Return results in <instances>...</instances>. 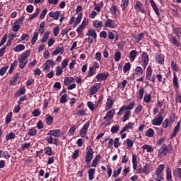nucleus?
<instances>
[{
  "mask_svg": "<svg viewBox=\"0 0 181 181\" xmlns=\"http://www.w3.org/2000/svg\"><path fill=\"white\" fill-rule=\"evenodd\" d=\"M134 107H135V102L132 101L129 103L128 105H123L120 107L117 112V115H122L124 112V116L122 118V122H127V121L131 118V110H133Z\"/></svg>",
  "mask_w": 181,
  "mask_h": 181,
  "instance_id": "obj_1",
  "label": "nucleus"
},
{
  "mask_svg": "<svg viewBox=\"0 0 181 181\" xmlns=\"http://www.w3.org/2000/svg\"><path fill=\"white\" fill-rule=\"evenodd\" d=\"M152 77V68L151 66H148L146 72V80H151Z\"/></svg>",
  "mask_w": 181,
  "mask_h": 181,
  "instance_id": "obj_20",
  "label": "nucleus"
},
{
  "mask_svg": "<svg viewBox=\"0 0 181 181\" xmlns=\"http://www.w3.org/2000/svg\"><path fill=\"white\" fill-rule=\"evenodd\" d=\"M118 131H119V125L116 124L113 127H112L110 132H112V134H115V132H118Z\"/></svg>",
  "mask_w": 181,
  "mask_h": 181,
  "instance_id": "obj_53",
  "label": "nucleus"
},
{
  "mask_svg": "<svg viewBox=\"0 0 181 181\" xmlns=\"http://www.w3.org/2000/svg\"><path fill=\"white\" fill-rule=\"evenodd\" d=\"M142 149L143 151H145V149H146L147 152L151 153L153 151V146L145 144L142 146Z\"/></svg>",
  "mask_w": 181,
  "mask_h": 181,
  "instance_id": "obj_38",
  "label": "nucleus"
},
{
  "mask_svg": "<svg viewBox=\"0 0 181 181\" xmlns=\"http://www.w3.org/2000/svg\"><path fill=\"white\" fill-rule=\"evenodd\" d=\"M141 111H142V105H137V107L135 108L134 114H136V115L139 114V112H141Z\"/></svg>",
  "mask_w": 181,
  "mask_h": 181,
  "instance_id": "obj_64",
  "label": "nucleus"
},
{
  "mask_svg": "<svg viewBox=\"0 0 181 181\" xmlns=\"http://www.w3.org/2000/svg\"><path fill=\"white\" fill-rule=\"evenodd\" d=\"M173 175L181 179V168H175L173 171Z\"/></svg>",
  "mask_w": 181,
  "mask_h": 181,
  "instance_id": "obj_45",
  "label": "nucleus"
},
{
  "mask_svg": "<svg viewBox=\"0 0 181 181\" xmlns=\"http://www.w3.org/2000/svg\"><path fill=\"white\" fill-rule=\"evenodd\" d=\"M32 114H33V117H39V115H40V110L35 109L32 112Z\"/></svg>",
  "mask_w": 181,
  "mask_h": 181,
  "instance_id": "obj_63",
  "label": "nucleus"
},
{
  "mask_svg": "<svg viewBox=\"0 0 181 181\" xmlns=\"http://www.w3.org/2000/svg\"><path fill=\"white\" fill-rule=\"evenodd\" d=\"M95 74V71H94V67H90L89 71H88L87 77H91Z\"/></svg>",
  "mask_w": 181,
  "mask_h": 181,
  "instance_id": "obj_59",
  "label": "nucleus"
},
{
  "mask_svg": "<svg viewBox=\"0 0 181 181\" xmlns=\"http://www.w3.org/2000/svg\"><path fill=\"white\" fill-rule=\"evenodd\" d=\"M86 36H89L95 40L97 39V33L94 30H89L86 33Z\"/></svg>",
  "mask_w": 181,
  "mask_h": 181,
  "instance_id": "obj_22",
  "label": "nucleus"
},
{
  "mask_svg": "<svg viewBox=\"0 0 181 181\" xmlns=\"http://www.w3.org/2000/svg\"><path fill=\"white\" fill-rule=\"evenodd\" d=\"M117 11H118V8L117 6L112 5L110 6V12L113 16H115L117 15Z\"/></svg>",
  "mask_w": 181,
  "mask_h": 181,
  "instance_id": "obj_28",
  "label": "nucleus"
},
{
  "mask_svg": "<svg viewBox=\"0 0 181 181\" xmlns=\"http://www.w3.org/2000/svg\"><path fill=\"white\" fill-rule=\"evenodd\" d=\"M155 135V131L153 130L152 128H149L147 131L145 132V136H148V138H152Z\"/></svg>",
  "mask_w": 181,
  "mask_h": 181,
  "instance_id": "obj_26",
  "label": "nucleus"
},
{
  "mask_svg": "<svg viewBox=\"0 0 181 181\" xmlns=\"http://www.w3.org/2000/svg\"><path fill=\"white\" fill-rule=\"evenodd\" d=\"M124 144H127V149H131L134 146V141L131 140V139H127Z\"/></svg>",
  "mask_w": 181,
  "mask_h": 181,
  "instance_id": "obj_30",
  "label": "nucleus"
},
{
  "mask_svg": "<svg viewBox=\"0 0 181 181\" xmlns=\"http://www.w3.org/2000/svg\"><path fill=\"white\" fill-rule=\"evenodd\" d=\"M60 103L61 104H64V103H67V94H64L61 98H60Z\"/></svg>",
  "mask_w": 181,
  "mask_h": 181,
  "instance_id": "obj_60",
  "label": "nucleus"
},
{
  "mask_svg": "<svg viewBox=\"0 0 181 181\" xmlns=\"http://www.w3.org/2000/svg\"><path fill=\"white\" fill-rule=\"evenodd\" d=\"M94 6H95V8H94L95 11H97L98 12H100L101 8H103V6H104V4L103 3V1H100L98 4L95 2Z\"/></svg>",
  "mask_w": 181,
  "mask_h": 181,
  "instance_id": "obj_27",
  "label": "nucleus"
},
{
  "mask_svg": "<svg viewBox=\"0 0 181 181\" xmlns=\"http://www.w3.org/2000/svg\"><path fill=\"white\" fill-rule=\"evenodd\" d=\"M48 136L45 138V140L47 141V144H54V145H56L57 146L59 145V139H53V135L47 134Z\"/></svg>",
  "mask_w": 181,
  "mask_h": 181,
  "instance_id": "obj_8",
  "label": "nucleus"
},
{
  "mask_svg": "<svg viewBox=\"0 0 181 181\" xmlns=\"http://www.w3.org/2000/svg\"><path fill=\"white\" fill-rule=\"evenodd\" d=\"M29 56H30V51L27 50L21 54L18 57L20 69H25V66H26L28 63V57H29Z\"/></svg>",
  "mask_w": 181,
  "mask_h": 181,
  "instance_id": "obj_2",
  "label": "nucleus"
},
{
  "mask_svg": "<svg viewBox=\"0 0 181 181\" xmlns=\"http://www.w3.org/2000/svg\"><path fill=\"white\" fill-rule=\"evenodd\" d=\"M144 39V34L143 33H139L136 36L134 37V40L135 42H141Z\"/></svg>",
  "mask_w": 181,
  "mask_h": 181,
  "instance_id": "obj_47",
  "label": "nucleus"
},
{
  "mask_svg": "<svg viewBox=\"0 0 181 181\" xmlns=\"http://www.w3.org/2000/svg\"><path fill=\"white\" fill-rule=\"evenodd\" d=\"M131 70V63H126L123 67L124 73H127V71H129Z\"/></svg>",
  "mask_w": 181,
  "mask_h": 181,
  "instance_id": "obj_48",
  "label": "nucleus"
},
{
  "mask_svg": "<svg viewBox=\"0 0 181 181\" xmlns=\"http://www.w3.org/2000/svg\"><path fill=\"white\" fill-rule=\"evenodd\" d=\"M134 9L139 11L141 13H145V8H144V4L141 1H136L134 5Z\"/></svg>",
  "mask_w": 181,
  "mask_h": 181,
  "instance_id": "obj_10",
  "label": "nucleus"
},
{
  "mask_svg": "<svg viewBox=\"0 0 181 181\" xmlns=\"http://www.w3.org/2000/svg\"><path fill=\"white\" fill-rule=\"evenodd\" d=\"M136 56H138V52L136 50H132L129 53V59L131 62H134L135 59L136 58Z\"/></svg>",
  "mask_w": 181,
  "mask_h": 181,
  "instance_id": "obj_24",
  "label": "nucleus"
},
{
  "mask_svg": "<svg viewBox=\"0 0 181 181\" xmlns=\"http://www.w3.org/2000/svg\"><path fill=\"white\" fill-rule=\"evenodd\" d=\"M166 180L168 181L173 180L172 179V170L170 169V167H169V166L166 167Z\"/></svg>",
  "mask_w": 181,
  "mask_h": 181,
  "instance_id": "obj_19",
  "label": "nucleus"
},
{
  "mask_svg": "<svg viewBox=\"0 0 181 181\" xmlns=\"http://www.w3.org/2000/svg\"><path fill=\"white\" fill-rule=\"evenodd\" d=\"M162 122H163V116L160 112L158 114L157 117L151 120V124L153 125H162Z\"/></svg>",
  "mask_w": 181,
  "mask_h": 181,
  "instance_id": "obj_5",
  "label": "nucleus"
},
{
  "mask_svg": "<svg viewBox=\"0 0 181 181\" xmlns=\"http://www.w3.org/2000/svg\"><path fill=\"white\" fill-rule=\"evenodd\" d=\"M95 173V169L94 168H90L88 170V177L89 180H93L94 179V175Z\"/></svg>",
  "mask_w": 181,
  "mask_h": 181,
  "instance_id": "obj_33",
  "label": "nucleus"
},
{
  "mask_svg": "<svg viewBox=\"0 0 181 181\" xmlns=\"http://www.w3.org/2000/svg\"><path fill=\"white\" fill-rule=\"evenodd\" d=\"M90 127V122H87L80 131V135L82 138H84L87 135V131Z\"/></svg>",
  "mask_w": 181,
  "mask_h": 181,
  "instance_id": "obj_9",
  "label": "nucleus"
},
{
  "mask_svg": "<svg viewBox=\"0 0 181 181\" xmlns=\"http://www.w3.org/2000/svg\"><path fill=\"white\" fill-rule=\"evenodd\" d=\"M114 115H115V110L111 109L106 113L105 116L104 117V119H112V118H114Z\"/></svg>",
  "mask_w": 181,
  "mask_h": 181,
  "instance_id": "obj_14",
  "label": "nucleus"
},
{
  "mask_svg": "<svg viewBox=\"0 0 181 181\" xmlns=\"http://www.w3.org/2000/svg\"><path fill=\"white\" fill-rule=\"evenodd\" d=\"M141 61L142 63H149V56L146 54V52H143L141 55Z\"/></svg>",
  "mask_w": 181,
  "mask_h": 181,
  "instance_id": "obj_29",
  "label": "nucleus"
},
{
  "mask_svg": "<svg viewBox=\"0 0 181 181\" xmlns=\"http://www.w3.org/2000/svg\"><path fill=\"white\" fill-rule=\"evenodd\" d=\"M156 60L159 64H163V63H165V55L163 54H157L156 56Z\"/></svg>",
  "mask_w": 181,
  "mask_h": 181,
  "instance_id": "obj_15",
  "label": "nucleus"
},
{
  "mask_svg": "<svg viewBox=\"0 0 181 181\" xmlns=\"http://www.w3.org/2000/svg\"><path fill=\"white\" fill-rule=\"evenodd\" d=\"M121 60V52L117 51L115 53V61L119 62Z\"/></svg>",
  "mask_w": 181,
  "mask_h": 181,
  "instance_id": "obj_54",
  "label": "nucleus"
},
{
  "mask_svg": "<svg viewBox=\"0 0 181 181\" xmlns=\"http://www.w3.org/2000/svg\"><path fill=\"white\" fill-rule=\"evenodd\" d=\"M64 52V48L63 47V45L58 46L54 51H53L52 54H59V53H63Z\"/></svg>",
  "mask_w": 181,
  "mask_h": 181,
  "instance_id": "obj_25",
  "label": "nucleus"
},
{
  "mask_svg": "<svg viewBox=\"0 0 181 181\" xmlns=\"http://www.w3.org/2000/svg\"><path fill=\"white\" fill-rule=\"evenodd\" d=\"M129 4V0H122L121 8L122 11H124L128 8V5Z\"/></svg>",
  "mask_w": 181,
  "mask_h": 181,
  "instance_id": "obj_31",
  "label": "nucleus"
},
{
  "mask_svg": "<svg viewBox=\"0 0 181 181\" xmlns=\"http://www.w3.org/2000/svg\"><path fill=\"white\" fill-rule=\"evenodd\" d=\"M62 74H63V68H62V66H57L56 68V76L57 77L62 76Z\"/></svg>",
  "mask_w": 181,
  "mask_h": 181,
  "instance_id": "obj_44",
  "label": "nucleus"
},
{
  "mask_svg": "<svg viewBox=\"0 0 181 181\" xmlns=\"http://www.w3.org/2000/svg\"><path fill=\"white\" fill-rule=\"evenodd\" d=\"M121 170H122V167H119L117 170H115L112 175V177H118L119 173H121Z\"/></svg>",
  "mask_w": 181,
  "mask_h": 181,
  "instance_id": "obj_57",
  "label": "nucleus"
},
{
  "mask_svg": "<svg viewBox=\"0 0 181 181\" xmlns=\"http://www.w3.org/2000/svg\"><path fill=\"white\" fill-rule=\"evenodd\" d=\"M55 64H56L53 60L52 59L47 60L43 64L44 68L42 69V71H44L45 73H47L50 71V67H53Z\"/></svg>",
  "mask_w": 181,
  "mask_h": 181,
  "instance_id": "obj_4",
  "label": "nucleus"
},
{
  "mask_svg": "<svg viewBox=\"0 0 181 181\" xmlns=\"http://www.w3.org/2000/svg\"><path fill=\"white\" fill-rule=\"evenodd\" d=\"M47 135H52L55 138H59V136H62V130L60 129H53L50 130Z\"/></svg>",
  "mask_w": 181,
  "mask_h": 181,
  "instance_id": "obj_12",
  "label": "nucleus"
},
{
  "mask_svg": "<svg viewBox=\"0 0 181 181\" xmlns=\"http://www.w3.org/2000/svg\"><path fill=\"white\" fill-rule=\"evenodd\" d=\"M14 52H21V50H25V46L22 44H20L17 46H16L13 48Z\"/></svg>",
  "mask_w": 181,
  "mask_h": 181,
  "instance_id": "obj_41",
  "label": "nucleus"
},
{
  "mask_svg": "<svg viewBox=\"0 0 181 181\" xmlns=\"http://www.w3.org/2000/svg\"><path fill=\"white\" fill-rule=\"evenodd\" d=\"M101 88V83H95L90 90V95H94V94H96L97 91Z\"/></svg>",
  "mask_w": 181,
  "mask_h": 181,
  "instance_id": "obj_13",
  "label": "nucleus"
},
{
  "mask_svg": "<svg viewBox=\"0 0 181 181\" xmlns=\"http://www.w3.org/2000/svg\"><path fill=\"white\" fill-rule=\"evenodd\" d=\"M93 25L94 28H96L97 29H98V28H103V21L95 20V21H93Z\"/></svg>",
  "mask_w": 181,
  "mask_h": 181,
  "instance_id": "obj_37",
  "label": "nucleus"
},
{
  "mask_svg": "<svg viewBox=\"0 0 181 181\" xmlns=\"http://www.w3.org/2000/svg\"><path fill=\"white\" fill-rule=\"evenodd\" d=\"M45 151L46 155H48V156H52L53 155V153L52 151V148L50 147H45Z\"/></svg>",
  "mask_w": 181,
  "mask_h": 181,
  "instance_id": "obj_58",
  "label": "nucleus"
},
{
  "mask_svg": "<svg viewBox=\"0 0 181 181\" xmlns=\"http://www.w3.org/2000/svg\"><path fill=\"white\" fill-rule=\"evenodd\" d=\"M15 138H16V135L12 132L7 134L6 136V141H9V139H15Z\"/></svg>",
  "mask_w": 181,
  "mask_h": 181,
  "instance_id": "obj_46",
  "label": "nucleus"
},
{
  "mask_svg": "<svg viewBox=\"0 0 181 181\" xmlns=\"http://www.w3.org/2000/svg\"><path fill=\"white\" fill-rule=\"evenodd\" d=\"M93 156H94V155H93V154H86L85 162L88 165V163H90V162H91V160H93Z\"/></svg>",
  "mask_w": 181,
  "mask_h": 181,
  "instance_id": "obj_43",
  "label": "nucleus"
},
{
  "mask_svg": "<svg viewBox=\"0 0 181 181\" xmlns=\"http://www.w3.org/2000/svg\"><path fill=\"white\" fill-rule=\"evenodd\" d=\"M170 150L168 148V146H166V144H163L158 150V156H166V155H168V153H170Z\"/></svg>",
  "mask_w": 181,
  "mask_h": 181,
  "instance_id": "obj_6",
  "label": "nucleus"
},
{
  "mask_svg": "<svg viewBox=\"0 0 181 181\" xmlns=\"http://www.w3.org/2000/svg\"><path fill=\"white\" fill-rule=\"evenodd\" d=\"M40 9L39 8H36V11L34 13H33L31 15V16L30 17V20L32 21V19H35V18H36V16H37V15H39V12H40Z\"/></svg>",
  "mask_w": 181,
  "mask_h": 181,
  "instance_id": "obj_61",
  "label": "nucleus"
},
{
  "mask_svg": "<svg viewBox=\"0 0 181 181\" xmlns=\"http://www.w3.org/2000/svg\"><path fill=\"white\" fill-rule=\"evenodd\" d=\"M74 83V78L73 77H66L64 79V86H69V84Z\"/></svg>",
  "mask_w": 181,
  "mask_h": 181,
  "instance_id": "obj_32",
  "label": "nucleus"
},
{
  "mask_svg": "<svg viewBox=\"0 0 181 181\" xmlns=\"http://www.w3.org/2000/svg\"><path fill=\"white\" fill-rule=\"evenodd\" d=\"M145 93V88H141L139 90V96H137V98H139V100H142V98H144V94Z\"/></svg>",
  "mask_w": 181,
  "mask_h": 181,
  "instance_id": "obj_49",
  "label": "nucleus"
},
{
  "mask_svg": "<svg viewBox=\"0 0 181 181\" xmlns=\"http://www.w3.org/2000/svg\"><path fill=\"white\" fill-rule=\"evenodd\" d=\"M69 64V58L65 59L62 62V68L66 69Z\"/></svg>",
  "mask_w": 181,
  "mask_h": 181,
  "instance_id": "obj_62",
  "label": "nucleus"
},
{
  "mask_svg": "<svg viewBox=\"0 0 181 181\" xmlns=\"http://www.w3.org/2000/svg\"><path fill=\"white\" fill-rule=\"evenodd\" d=\"M36 134H37V130H36L35 128H32L29 130L28 135L30 136H35Z\"/></svg>",
  "mask_w": 181,
  "mask_h": 181,
  "instance_id": "obj_51",
  "label": "nucleus"
},
{
  "mask_svg": "<svg viewBox=\"0 0 181 181\" xmlns=\"http://www.w3.org/2000/svg\"><path fill=\"white\" fill-rule=\"evenodd\" d=\"M45 121L47 125H52V124H53V117L50 115H47Z\"/></svg>",
  "mask_w": 181,
  "mask_h": 181,
  "instance_id": "obj_35",
  "label": "nucleus"
},
{
  "mask_svg": "<svg viewBox=\"0 0 181 181\" xmlns=\"http://www.w3.org/2000/svg\"><path fill=\"white\" fill-rule=\"evenodd\" d=\"M151 100H152V95L151 94L144 95V101L146 103V104L151 103Z\"/></svg>",
  "mask_w": 181,
  "mask_h": 181,
  "instance_id": "obj_50",
  "label": "nucleus"
},
{
  "mask_svg": "<svg viewBox=\"0 0 181 181\" xmlns=\"http://www.w3.org/2000/svg\"><path fill=\"white\" fill-rule=\"evenodd\" d=\"M12 121V112H8L6 117V124H9Z\"/></svg>",
  "mask_w": 181,
  "mask_h": 181,
  "instance_id": "obj_55",
  "label": "nucleus"
},
{
  "mask_svg": "<svg viewBox=\"0 0 181 181\" xmlns=\"http://www.w3.org/2000/svg\"><path fill=\"white\" fill-rule=\"evenodd\" d=\"M30 143H25L21 145V147L18 148L19 152H22V151H25V149L29 148L30 146Z\"/></svg>",
  "mask_w": 181,
  "mask_h": 181,
  "instance_id": "obj_39",
  "label": "nucleus"
},
{
  "mask_svg": "<svg viewBox=\"0 0 181 181\" xmlns=\"http://www.w3.org/2000/svg\"><path fill=\"white\" fill-rule=\"evenodd\" d=\"M173 84L175 90H177L179 88V79L176 76V72H173Z\"/></svg>",
  "mask_w": 181,
  "mask_h": 181,
  "instance_id": "obj_16",
  "label": "nucleus"
},
{
  "mask_svg": "<svg viewBox=\"0 0 181 181\" xmlns=\"http://www.w3.org/2000/svg\"><path fill=\"white\" fill-rule=\"evenodd\" d=\"M105 28L115 29V28H117V23L115 22V21L108 18L105 23Z\"/></svg>",
  "mask_w": 181,
  "mask_h": 181,
  "instance_id": "obj_7",
  "label": "nucleus"
},
{
  "mask_svg": "<svg viewBox=\"0 0 181 181\" xmlns=\"http://www.w3.org/2000/svg\"><path fill=\"white\" fill-rule=\"evenodd\" d=\"M134 72H135L136 76H142V74H144V69H142V67H141V66H137L135 69Z\"/></svg>",
  "mask_w": 181,
  "mask_h": 181,
  "instance_id": "obj_34",
  "label": "nucleus"
},
{
  "mask_svg": "<svg viewBox=\"0 0 181 181\" xmlns=\"http://www.w3.org/2000/svg\"><path fill=\"white\" fill-rule=\"evenodd\" d=\"M134 124L132 122H129L123 129L121 130L120 134H124L126 131H129V129H132L134 128Z\"/></svg>",
  "mask_w": 181,
  "mask_h": 181,
  "instance_id": "obj_17",
  "label": "nucleus"
},
{
  "mask_svg": "<svg viewBox=\"0 0 181 181\" xmlns=\"http://www.w3.org/2000/svg\"><path fill=\"white\" fill-rule=\"evenodd\" d=\"M171 42L173 44L175 45V46H177V47H180V42H179V40L175 37L171 36Z\"/></svg>",
  "mask_w": 181,
  "mask_h": 181,
  "instance_id": "obj_42",
  "label": "nucleus"
},
{
  "mask_svg": "<svg viewBox=\"0 0 181 181\" xmlns=\"http://www.w3.org/2000/svg\"><path fill=\"white\" fill-rule=\"evenodd\" d=\"M180 128V122H179L177 125L174 128V131L171 135V138H175L176 135H177V132H179V129Z\"/></svg>",
  "mask_w": 181,
  "mask_h": 181,
  "instance_id": "obj_21",
  "label": "nucleus"
},
{
  "mask_svg": "<svg viewBox=\"0 0 181 181\" xmlns=\"http://www.w3.org/2000/svg\"><path fill=\"white\" fill-rule=\"evenodd\" d=\"M149 169H151L149 165L146 164L142 170L143 173H145V175H148Z\"/></svg>",
  "mask_w": 181,
  "mask_h": 181,
  "instance_id": "obj_52",
  "label": "nucleus"
},
{
  "mask_svg": "<svg viewBox=\"0 0 181 181\" xmlns=\"http://www.w3.org/2000/svg\"><path fill=\"white\" fill-rule=\"evenodd\" d=\"M115 148H119L121 146V143L119 142V138H115L113 141Z\"/></svg>",
  "mask_w": 181,
  "mask_h": 181,
  "instance_id": "obj_56",
  "label": "nucleus"
},
{
  "mask_svg": "<svg viewBox=\"0 0 181 181\" xmlns=\"http://www.w3.org/2000/svg\"><path fill=\"white\" fill-rule=\"evenodd\" d=\"M96 78L98 81H103L104 80H107V78H108V73L99 74L96 76Z\"/></svg>",
  "mask_w": 181,
  "mask_h": 181,
  "instance_id": "obj_18",
  "label": "nucleus"
},
{
  "mask_svg": "<svg viewBox=\"0 0 181 181\" xmlns=\"http://www.w3.org/2000/svg\"><path fill=\"white\" fill-rule=\"evenodd\" d=\"M49 35H50L49 31H47L44 34V35H43V37L41 40L42 43H46V42H47V40L49 39Z\"/></svg>",
  "mask_w": 181,
  "mask_h": 181,
  "instance_id": "obj_40",
  "label": "nucleus"
},
{
  "mask_svg": "<svg viewBox=\"0 0 181 181\" xmlns=\"http://www.w3.org/2000/svg\"><path fill=\"white\" fill-rule=\"evenodd\" d=\"M112 105H114V102L112 101V99H111L110 98H107L105 110H111V108H112Z\"/></svg>",
  "mask_w": 181,
  "mask_h": 181,
  "instance_id": "obj_23",
  "label": "nucleus"
},
{
  "mask_svg": "<svg viewBox=\"0 0 181 181\" xmlns=\"http://www.w3.org/2000/svg\"><path fill=\"white\" fill-rule=\"evenodd\" d=\"M39 37V33L35 32L31 40V45H36V40H37V37Z\"/></svg>",
  "mask_w": 181,
  "mask_h": 181,
  "instance_id": "obj_36",
  "label": "nucleus"
},
{
  "mask_svg": "<svg viewBox=\"0 0 181 181\" xmlns=\"http://www.w3.org/2000/svg\"><path fill=\"white\" fill-rule=\"evenodd\" d=\"M59 16H62V11H51L49 13V17L53 18L55 21H59Z\"/></svg>",
  "mask_w": 181,
  "mask_h": 181,
  "instance_id": "obj_11",
  "label": "nucleus"
},
{
  "mask_svg": "<svg viewBox=\"0 0 181 181\" xmlns=\"http://www.w3.org/2000/svg\"><path fill=\"white\" fill-rule=\"evenodd\" d=\"M165 170V165L160 164L158 166L156 171L154 172L155 180L162 181L163 180V174L162 172Z\"/></svg>",
  "mask_w": 181,
  "mask_h": 181,
  "instance_id": "obj_3",
  "label": "nucleus"
}]
</instances>
